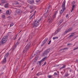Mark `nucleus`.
I'll use <instances>...</instances> for the list:
<instances>
[{
    "label": "nucleus",
    "instance_id": "6e6552de",
    "mask_svg": "<svg viewBox=\"0 0 78 78\" xmlns=\"http://www.w3.org/2000/svg\"><path fill=\"white\" fill-rule=\"evenodd\" d=\"M47 41H48V38H46L42 43L41 46H43V45H44V44L46 43V42Z\"/></svg>",
    "mask_w": 78,
    "mask_h": 78
},
{
    "label": "nucleus",
    "instance_id": "a878e982",
    "mask_svg": "<svg viewBox=\"0 0 78 78\" xmlns=\"http://www.w3.org/2000/svg\"><path fill=\"white\" fill-rule=\"evenodd\" d=\"M20 39H21V37H20L19 39L17 40V42H18L20 43Z\"/></svg>",
    "mask_w": 78,
    "mask_h": 78
},
{
    "label": "nucleus",
    "instance_id": "6e6d98bb",
    "mask_svg": "<svg viewBox=\"0 0 78 78\" xmlns=\"http://www.w3.org/2000/svg\"><path fill=\"white\" fill-rule=\"evenodd\" d=\"M22 31V30H21L19 32V33H20Z\"/></svg>",
    "mask_w": 78,
    "mask_h": 78
},
{
    "label": "nucleus",
    "instance_id": "f704fd0d",
    "mask_svg": "<svg viewBox=\"0 0 78 78\" xmlns=\"http://www.w3.org/2000/svg\"><path fill=\"white\" fill-rule=\"evenodd\" d=\"M47 64V62H45V63H44L42 65V66H45V65H46V64Z\"/></svg>",
    "mask_w": 78,
    "mask_h": 78
},
{
    "label": "nucleus",
    "instance_id": "603ef678",
    "mask_svg": "<svg viewBox=\"0 0 78 78\" xmlns=\"http://www.w3.org/2000/svg\"><path fill=\"white\" fill-rule=\"evenodd\" d=\"M71 45V44H68L67 45Z\"/></svg>",
    "mask_w": 78,
    "mask_h": 78
},
{
    "label": "nucleus",
    "instance_id": "6ab92c4d",
    "mask_svg": "<svg viewBox=\"0 0 78 78\" xmlns=\"http://www.w3.org/2000/svg\"><path fill=\"white\" fill-rule=\"evenodd\" d=\"M74 34H75L74 33H71V34H70V36L72 37L73 36H74Z\"/></svg>",
    "mask_w": 78,
    "mask_h": 78
},
{
    "label": "nucleus",
    "instance_id": "4be33fe9",
    "mask_svg": "<svg viewBox=\"0 0 78 78\" xmlns=\"http://www.w3.org/2000/svg\"><path fill=\"white\" fill-rule=\"evenodd\" d=\"M8 55H9V53L8 52L5 55V58H6V57H8Z\"/></svg>",
    "mask_w": 78,
    "mask_h": 78
},
{
    "label": "nucleus",
    "instance_id": "393cba45",
    "mask_svg": "<svg viewBox=\"0 0 78 78\" xmlns=\"http://www.w3.org/2000/svg\"><path fill=\"white\" fill-rule=\"evenodd\" d=\"M54 76H55V77L56 76H58V74L56 73H55L53 75Z\"/></svg>",
    "mask_w": 78,
    "mask_h": 78
},
{
    "label": "nucleus",
    "instance_id": "412c9836",
    "mask_svg": "<svg viewBox=\"0 0 78 78\" xmlns=\"http://www.w3.org/2000/svg\"><path fill=\"white\" fill-rule=\"evenodd\" d=\"M9 5V4H8V3L6 4L5 5V8H8V6Z\"/></svg>",
    "mask_w": 78,
    "mask_h": 78
},
{
    "label": "nucleus",
    "instance_id": "58836bf2",
    "mask_svg": "<svg viewBox=\"0 0 78 78\" xmlns=\"http://www.w3.org/2000/svg\"><path fill=\"white\" fill-rule=\"evenodd\" d=\"M33 11H34V9H32V10H31V11L30 12V13H32Z\"/></svg>",
    "mask_w": 78,
    "mask_h": 78
},
{
    "label": "nucleus",
    "instance_id": "49530a36",
    "mask_svg": "<svg viewBox=\"0 0 78 78\" xmlns=\"http://www.w3.org/2000/svg\"><path fill=\"white\" fill-rule=\"evenodd\" d=\"M36 11L35 10L34 12V14H34H34H35V13H36Z\"/></svg>",
    "mask_w": 78,
    "mask_h": 78
},
{
    "label": "nucleus",
    "instance_id": "a211bd4d",
    "mask_svg": "<svg viewBox=\"0 0 78 78\" xmlns=\"http://www.w3.org/2000/svg\"><path fill=\"white\" fill-rule=\"evenodd\" d=\"M34 53V55H31V57H32V58H33V57H34V56H35V55H36L37 54V52H36L35 53Z\"/></svg>",
    "mask_w": 78,
    "mask_h": 78
},
{
    "label": "nucleus",
    "instance_id": "864d4df0",
    "mask_svg": "<svg viewBox=\"0 0 78 78\" xmlns=\"http://www.w3.org/2000/svg\"><path fill=\"white\" fill-rule=\"evenodd\" d=\"M67 16H68V15H66V17H67Z\"/></svg>",
    "mask_w": 78,
    "mask_h": 78
},
{
    "label": "nucleus",
    "instance_id": "7ed1b4c3",
    "mask_svg": "<svg viewBox=\"0 0 78 78\" xmlns=\"http://www.w3.org/2000/svg\"><path fill=\"white\" fill-rule=\"evenodd\" d=\"M30 47H31V44H28L26 47H25L24 48L23 53H27V51L30 48Z\"/></svg>",
    "mask_w": 78,
    "mask_h": 78
},
{
    "label": "nucleus",
    "instance_id": "e2e57ef3",
    "mask_svg": "<svg viewBox=\"0 0 78 78\" xmlns=\"http://www.w3.org/2000/svg\"><path fill=\"white\" fill-rule=\"evenodd\" d=\"M76 61H78V60H77Z\"/></svg>",
    "mask_w": 78,
    "mask_h": 78
},
{
    "label": "nucleus",
    "instance_id": "8fccbe9b",
    "mask_svg": "<svg viewBox=\"0 0 78 78\" xmlns=\"http://www.w3.org/2000/svg\"><path fill=\"white\" fill-rule=\"evenodd\" d=\"M5 66H3L2 69H5Z\"/></svg>",
    "mask_w": 78,
    "mask_h": 78
},
{
    "label": "nucleus",
    "instance_id": "5701e85b",
    "mask_svg": "<svg viewBox=\"0 0 78 78\" xmlns=\"http://www.w3.org/2000/svg\"><path fill=\"white\" fill-rule=\"evenodd\" d=\"M63 21H64V20H63V19H62L59 21V23H62L63 22Z\"/></svg>",
    "mask_w": 78,
    "mask_h": 78
},
{
    "label": "nucleus",
    "instance_id": "0e129e2a",
    "mask_svg": "<svg viewBox=\"0 0 78 78\" xmlns=\"http://www.w3.org/2000/svg\"><path fill=\"white\" fill-rule=\"evenodd\" d=\"M0 5H1V4H0Z\"/></svg>",
    "mask_w": 78,
    "mask_h": 78
},
{
    "label": "nucleus",
    "instance_id": "c9c22d12",
    "mask_svg": "<svg viewBox=\"0 0 78 78\" xmlns=\"http://www.w3.org/2000/svg\"><path fill=\"white\" fill-rule=\"evenodd\" d=\"M56 32H55V33H54L52 34V36H53L54 35H56Z\"/></svg>",
    "mask_w": 78,
    "mask_h": 78
},
{
    "label": "nucleus",
    "instance_id": "ea45409f",
    "mask_svg": "<svg viewBox=\"0 0 78 78\" xmlns=\"http://www.w3.org/2000/svg\"><path fill=\"white\" fill-rule=\"evenodd\" d=\"M51 40H50L49 41V43H48V44H50V43H51Z\"/></svg>",
    "mask_w": 78,
    "mask_h": 78
},
{
    "label": "nucleus",
    "instance_id": "bf43d9fd",
    "mask_svg": "<svg viewBox=\"0 0 78 78\" xmlns=\"http://www.w3.org/2000/svg\"><path fill=\"white\" fill-rule=\"evenodd\" d=\"M1 11H2V10L0 9V12H1Z\"/></svg>",
    "mask_w": 78,
    "mask_h": 78
},
{
    "label": "nucleus",
    "instance_id": "dca6fc26",
    "mask_svg": "<svg viewBox=\"0 0 78 78\" xmlns=\"http://www.w3.org/2000/svg\"><path fill=\"white\" fill-rule=\"evenodd\" d=\"M1 2L2 5H3L4 3H6V1L5 0H2L1 1Z\"/></svg>",
    "mask_w": 78,
    "mask_h": 78
},
{
    "label": "nucleus",
    "instance_id": "c85d7f7f",
    "mask_svg": "<svg viewBox=\"0 0 78 78\" xmlns=\"http://www.w3.org/2000/svg\"><path fill=\"white\" fill-rule=\"evenodd\" d=\"M53 39H58V37H54L53 38Z\"/></svg>",
    "mask_w": 78,
    "mask_h": 78
},
{
    "label": "nucleus",
    "instance_id": "f3484780",
    "mask_svg": "<svg viewBox=\"0 0 78 78\" xmlns=\"http://www.w3.org/2000/svg\"><path fill=\"white\" fill-rule=\"evenodd\" d=\"M6 14H9V15L10 14H11V11H10V10L7 11Z\"/></svg>",
    "mask_w": 78,
    "mask_h": 78
},
{
    "label": "nucleus",
    "instance_id": "39448f33",
    "mask_svg": "<svg viewBox=\"0 0 78 78\" xmlns=\"http://www.w3.org/2000/svg\"><path fill=\"white\" fill-rule=\"evenodd\" d=\"M50 51V48L47 49L44 51V52L43 54V56H46L49 53Z\"/></svg>",
    "mask_w": 78,
    "mask_h": 78
},
{
    "label": "nucleus",
    "instance_id": "3c124183",
    "mask_svg": "<svg viewBox=\"0 0 78 78\" xmlns=\"http://www.w3.org/2000/svg\"><path fill=\"white\" fill-rule=\"evenodd\" d=\"M7 18H9V19H10L11 18V17L10 16H8L7 17Z\"/></svg>",
    "mask_w": 78,
    "mask_h": 78
},
{
    "label": "nucleus",
    "instance_id": "473e14b6",
    "mask_svg": "<svg viewBox=\"0 0 78 78\" xmlns=\"http://www.w3.org/2000/svg\"><path fill=\"white\" fill-rule=\"evenodd\" d=\"M4 75V73H0V76H3Z\"/></svg>",
    "mask_w": 78,
    "mask_h": 78
},
{
    "label": "nucleus",
    "instance_id": "4d7b16f0",
    "mask_svg": "<svg viewBox=\"0 0 78 78\" xmlns=\"http://www.w3.org/2000/svg\"><path fill=\"white\" fill-rule=\"evenodd\" d=\"M33 69H34V68H33L31 70H33Z\"/></svg>",
    "mask_w": 78,
    "mask_h": 78
},
{
    "label": "nucleus",
    "instance_id": "052dcab7",
    "mask_svg": "<svg viewBox=\"0 0 78 78\" xmlns=\"http://www.w3.org/2000/svg\"><path fill=\"white\" fill-rule=\"evenodd\" d=\"M37 52H39V51H37Z\"/></svg>",
    "mask_w": 78,
    "mask_h": 78
},
{
    "label": "nucleus",
    "instance_id": "4468645a",
    "mask_svg": "<svg viewBox=\"0 0 78 78\" xmlns=\"http://www.w3.org/2000/svg\"><path fill=\"white\" fill-rule=\"evenodd\" d=\"M19 44H20V42H19L18 41L16 43V44L15 45L14 47L13 48V50H14V49H15V48H16V47H17V45H19Z\"/></svg>",
    "mask_w": 78,
    "mask_h": 78
},
{
    "label": "nucleus",
    "instance_id": "f03ea898",
    "mask_svg": "<svg viewBox=\"0 0 78 78\" xmlns=\"http://www.w3.org/2000/svg\"><path fill=\"white\" fill-rule=\"evenodd\" d=\"M42 19V18H41L38 20H35L34 21V26L33 27H38L39 25V22L41 21Z\"/></svg>",
    "mask_w": 78,
    "mask_h": 78
},
{
    "label": "nucleus",
    "instance_id": "7c9ffc66",
    "mask_svg": "<svg viewBox=\"0 0 78 78\" xmlns=\"http://www.w3.org/2000/svg\"><path fill=\"white\" fill-rule=\"evenodd\" d=\"M69 76V74L68 73H66V74L65 75V77H67Z\"/></svg>",
    "mask_w": 78,
    "mask_h": 78
},
{
    "label": "nucleus",
    "instance_id": "13d9d810",
    "mask_svg": "<svg viewBox=\"0 0 78 78\" xmlns=\"http://www.w3.org/2000/svg\"><path fill=\"white\" fill-rule=\"evenodd\" d=\"M34 78H37V77H34Z\"/></svg>",
    "mask_w": 78,
    "mask_h": 78
},
{
    "label": "nucleus",
    "instance_id": "72a5a7b5",
    "mask_svg": "<svg viewBox=\"0 0 78 78\" xmlns=\"http://www.w3.org/2000/svg\"><path fill=\"white\" fill-rule=\"evenodd\" d=\"M14 25V24L12 23H11L10 24V27H12V26H13Z\"/></svg>",
    "mask_w": 78,
    "mask_h": 78
},
{
    "label": "nucleus",
    "instance_id": "09e8293b",
    "mask_svg": "<svg viewBox=\"0 0 78 78\" xmlns=\"http://www.w3.org/2000/svg\"><path fill=\"white\" fill-rule=\"evenodd\" d=\"M17 34H16L15 35V39H16V37H17Z\"/></svg>",
    "mask_w": 78,
    "mask_h": 78
},
{
    "label": "nucleus",
    "instance_id": "0eeeda50",
    "mask_svg": "<svg viewBox=\"0 0 78 78\" xmlns=\"http://www.w3.org/2000/svg\"><path fill=\"white\" fill-rule=\"evenodd\" d=\"M75 2L74 1H73L71 3V5L72 6V9L71 11V12H72L73 10V8L75 7Z\"/></svg>",
    "mask_w": 78,
    "mask_h": 78
},
{
    "label": "nucleus",
    "instance_id": "a19ab883",
    "mask_svg": "<svg viewBox=\"0 0 78 78\" xmlns=\"http://www.w3.org/2000/svg\"><path fill=\"white\" fill-rule=\"evenodd\" d=\"M16 5H19V3L17 2H16Z\"/></svg>",
    "mask_w": 78,
    "mask_h": 78
},
{
    "label": "nucleus",
    "instance_id": "423d86ee",
    "mask_svg": "<svg viewBox=\"0 0 78 78\" xmlns=\"http://www.w3.org/2000/svg\"><path fill=\"white\" fill-rule=\"evenodd\" d=\"M7 40H8V37L7 36H5L3 37L1 40L2 43V44H4L6 42Z\"/></svg>",
    "mask_w": 78,
    "mask_h": 78
},
{
    "label": "nucleus",
    "instance_id": "f8f14e48",
    "mask_svg": "<svg viewBox=\"0 0 78 78\" xmlns=\"http://www.w3.org/2000/svg\"><path fill=\"white\" fill-rule=\"evenodd\" d=\"M67 49H68V48H67L62 49H60V50L59 51H60L61 53H63V52H64V51H65V50H66Z\"/></svg>",
    "mask_w": 78,
    "mask_h": 78
},
{
    "label": "nucleus",
    "instance_id": "ddd939ff",
    "mask_svg": "<svg viewBox=\"0 0 78 78\" xmlns=\"http://www.w3.org/2000/svg\"><path fill=\"white\" fill-rule=\"evenodd\" d=\"M6 62V58L5 57V58H4L3 61L1 62V63L2 64H4Z\"/></svg>",
    "mask_w": 78,
    "mask_h": 78
},
{
    "label": "nucleus",
    "instance_id": "2eb2a0df",
    "mask_svg": "<svg viewBox=\"0 0 78 78\" xmlns=\"http://www.w3.org/2000/svg\"><path fill=\"white\" fill-rule=\"evenodd\" d=\"M43 60H41L40 61H39L38 62H37V64H39V65L40 66H41V63H42V62H43Z\"/></svg>",
    "mask_w": 78,
    "mask_h": 78
},
{
    "label": "nucleus",
    "instance_id": "20e7f679",
    "mask_svg": "<svg viewBox=\"0 0 78 78\" xmlns=\"http://www.w3.org/2000/svg\"><path fill=\"white\" fill-rule=\"evenodd\" d=\"M65 4H66V0H65L64 1H63L62 4V8L63 10H61L60 11V14H62V12H64V9H65Z\"/></svg>",
    "mask_w": 78,
    "mask_h": 78
},
{
    "label": "nucleus",
    "instance_id": "37998d69",
    "mask_svg": "<svg viewBox=\"0 0 78 78\" xmlns=\"http://www.w3.org/2000/svg\"><path fill=\"white\" fill-rule=\"evenodd\" d=\"M76 49H78V47L74 49L73 50H76Z\"/></svg>",
    "mask_w": 78,
    "mask_h": 78
},
{
    "label": "nucleus",
    "instance_id": "aec40b11",
    "mask_svg": "<svg viewBox=\"0 0 78 78\" xmlns=\"http://www.w3.org/2000/svg\"><path fill=\"white\" fill-rule=\"evenodd\" d=\"M65 67H66V66L65 65H63V66L62 67H61L60 68V69H64V68H65Z\"/></svg>",
    "mask_w": 78,
    "mask_h": 78
},
{
    "label": "nucleus",
    "instance_id": "cd10ccee",
    "mask_svg": "<svg viewBox=\"0 0 78 78\" xmlns=\"http://www.w3.org/2000/svg\"><path fill=\"white\" fill-rule=\"evenodd\" d=\"M2 17L3 19L5 18V15H2Z\"/></svg>",
    "mask_w": 78,
    "mask_h": 78
},
{
    "label": "nucleus",
    "instance_id": "680f3d73",
    "mask_svg": "<svg viewBox=\"0 0 78 78\" xmlns=\"http://www.w3.org/2000/svg\"><path fill=\"white\" fill-rule=\"evenodd\" d=\"M71 70H69V72H71Z\"/></svg>",
    "mask_w": 78,
    "mask_h": 78
},
{
    "label": "nucleus",
    "instance_id": "c756f323",
    "mask_svg": "<svg viewBox=\"0 0 78 78\" xmlns=\"http://www.w3.org/2000/svg\"><path fill=\"white\" fill-rule=\"evenodd\" d=\"M24 41L25 42H28V39H26L25 40H24Z\"/></svg>",
    "mask_w": 78,
    "mask_h": 78
},
{
    "label": "nucleus",
    "instance_id": "2f4dec72",
    "mask_svg": "<svg viewBox=\"0 0 78 78\" xmlns=\"http://www.w3.org/2000/svg\"><path fill=\"white\" fill-rule=\"evenodd\" d=\"M38 58H37V57H35V59L36 60L34 61L35 63V62H36V61H37V60Z\"/></svg>",
    "mask_w": 78,
    "mask_h": 78
},
{
    "label": "nucleus",
    "instance_id": "5fc2aeb1",
    "mask_svg": "<svg viewBox=\"0 0 78 78\" xmlns=\"http://www.w3.org/2000/svg\"><path fill=\"white\" fill-rule=\"evenodd\" d=\"M36 75L37 76H39V73H37Z\"/></svg>",
    "mask_w": 78,
    "mask_h": 78
},
{
    "label": "nucleus",
    "instance_id": "b1692460",
    "mask_svg": "<svg viewBox=\"0 0 78 78\" xmlns=\"http://www.w3.org/2000/svg\"><path fill=\"white\" fill-rule=\"evenodd\" d=\"M48 58L47 57H46L45 58H43L42 60H43V61H45V59H47Z\"/></svg>",
    "mask_w": 78,
    "mask_h": 78
},
{
    "label": "nucleus",
    "instance_id": "a18cd8bd",
    "mask_svg": "<svg viewBox=\"0 0 78 78\" xmlns=\"http://www.w3.org/2000/svg\"><path fill=\"white\" fill-rule=\"evenodd\" d=\"M35 57L38 58V57H39V55L37 54V56H36Z\"/></svg>",
    "mask_w": 78,
    "mask_h": 78
},
{
    "label": "nucleus",
    "instance_id": "9b49d317",
    "mask_svg": "<svg viewBox=\"0 0 78 78\" xmlns=\"http://www.w3.org/2000/svg\"><path fill=\"white\" fill-rule=\"evenodd\" d=\"M27 2L30 4H33L34 3V1L33 0H28Z\"/></svg>",
    "mask_w": 78,
    "mask_h": 78
},
{
    "label": "nucleus",
    "instance_id": "79ce46f5",
    "mask_svg": "<svg viewBox=\"0 0 78 78\" xmlns=\"http://www.w3.org/2000/svg\"><path fill=\"white\" fill-rule=\"evenodd\" d=\"M39 1H40V0H36V2H39Z\"/></svg>",
    "mask_w": 78,
    "mask_h": 78
},
{
    "label": "nucleus",
    "instance_id": "f257e3e1",
    "mask_svg": "<svg viewBox=\"0 0 78 78\" xmlns=\"http://www.w3.org/2000/svg\"><path fill=\"white\" fill-rule=\"evenodd\" d=\"M58 13V11H55L54 13V15L52 16V17H51V16H49L48 17V22L49 23H52L53 22H52L53 21V20L56 17V14Z\"/></svg>",
    "mask_w": 78,
    "mask_h": 78
},
{
    "label": "nucleus",
    "instance_id": "4c0bfd02",
    "mask_svg": "<svg viewBox=\"0 0 78 78\" xmlns=\"http://www.w3.org/2000/svg\"><path fill=\"white\" fill-rule=\"evenodd\" d=\"M30 9H33V7L32 6H30Z\"/></svg>",
    "mask_w": 78,
    "mask_h": 78
},
{
    "label": "nucleus",
    "instance_id": "c03bdc74",
    "mask_svg": "<svg viewBox=\"0 0 78 78\" xmlns=\"http://www.w3.org/2000/svg\"><path fill=\"white\" fill-rule=\"evenodd\" d=\"M49 78H51V75H49L48 76Z\"/></svg>",
    "mask_w": 78,
    "mask_h": 78
},
{
    "label": "nucleus",
    "instance_id": "bb28decb",
    "mask_svg": "<svg viewBox=\"0 0 78 78\" xmlns=\"http://www.w3.org/2000/svg\"><path fill=\"white\" fill-rule=\"evenodd\" d=\"M34 14H33L32 15H30V18L29 19H31L33 17V16H34Z\"/></svg>",
    "mask_w": 78,
    "mask_h": 78
},
{
    "label": "nucleus",
    "instance_id": "de8ad7c7",
    "mask_svg": "<svg viewBox=\"0 0 78 78\" xmlns=\"http://www.w3.org/2000/svg\"><path fill=\"white\" fill-rule=\"evenodd\" d=\"M49 9H50V6H49L48 7L47 11H48V10H49Z\"/></svg>",
    "mask_w": 78,
    "mask_h": 78
},
{
    "label": "nucleus",
    "instance_id": "e433bc0d",
    "mask_svg": "<svg viewBox=\"0 0 78 78\" xmlns=\"http://www.w3.org/2000/svg\"><path fill=\"white\" fill-rule=\"evenodd\" d=\"M71 37H72L70 35L68 37V38H69V39H71Z\"/></svg>",
    "mask_w": 78,
    "mask_h": 78
},
{
    "label": "nucleus",
    "instance_id": "1a4fd4ad",
    "mask_svg": "<svg viewBox=\"0 0 78 78\" xmlns=\"http://www.w3.org/2000/svg\"><path fill=\"white\" fill-rule=\"evenodd\" d=\"M16 14H20V13L22 12V11L19 9H16Z\"/></svg>",
    "mask_w": 78,
    "mask_h": 78
},
{
    "label": "nucleus",
    "instance_id": "9d476101",
    "mask_svg": "<svg viewBox=\"0 0 78 78\" xmlns=\"http://www.w3.org/2000/svg\"><path fill=\"white\" fill-rule=\"evenodd\" d=\"M72 30V28H70L68 29V30H66L65 33V34H67L68 32H70V31Z\"/></svg>",
    "mask_w": 78,
    "mask_h": 78
}]
</instances>
